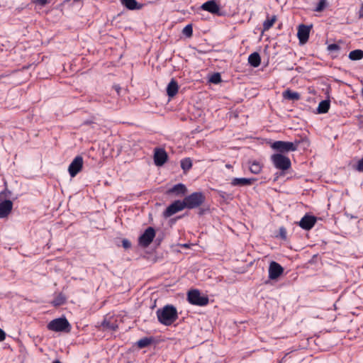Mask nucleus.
<instances>
[{"label": "nucleus", "mask_w": 363, "mask_h": 363, "mask_svg": "<svg viewBox=\"0 0 363 363\" xmlns=\"http://www.w3.org/2000/svg\"><path fill=\"white\" fill-rule=\"evenodd\" d=\"M158 321L166 326L171 325L178 318L177 308L173 305H166L156 311Z\"/></svg>", "instance_id": "obj_1"}, {"label": "nucleus", "mask_w": 363, "mask_h": 363, "mask_svg": "<svg viewBox=\"0 0 363 363\" xmlns=\"http://www.w3.org/2000/svg\"><path fill=\"white\" fill-rule=\"evenodd\" d=\"M11 192L5 188L0 192V218H6L11 212L13 202L10 200Z\"/></svg>", "instance_id": "obj_2"}, {"label": "nucleus", "mask_w": 363, "mask_h": 363, "mask_svg": "<svg viewBox=\"0 0 363 363\" xmlns=\"http://www.w3.org/2000/svg\"><path fill=\"white\" fill-rule=\"evenodd\" d=\"M299 144V140H295L294 142L278 140L274 142L272 144L271 147L279 152V154L284 155V153L296 151L298 149Z\"/></svg>", "instance_id": "obj_3"}, {"label": "nucleus", "mask_w": 363, "mask_h": 363, "mask_svg": "<svg viewBox=\"0 0 363 363\" xmlns=\"http://www.w3.org/2000/svg\"><path fill=\"white\" fill-rule=\"evenodd\" d=\"M186 208L194 209L200 207L206 201L205 195L201 192H194L184 199Z\"/></svg>", "instance_id": "obj_4"}, {"label": "nucleus", "mask_w": 363, "mask_h": 363, "mask_svg": "<svg viewBox=\"0 0 363 363\" xmlns=\"http://www.w3.org/2000/svg\"><path fill=\"white\" fill-rule=\"evenodd\" d=\"M48 328L55 332H69L71 325L65 318H59L51 320L48 324Z\"/></svg>", "instance_id": "obj_5"}, {"label": "nucleus", "mask_w": 363, "mask_h": 363, "mask_svg": "<svg viewBox=\"0 0 363 363\" xmlns=\"http://www.w3.org/2000/svg\"><path fill=\"white\" fill-rule=\"evenodd\" d=\"M187 300L191 304L199 306H206L209 302L208 297L202 296L198 289L190 290L187 294Z\"/></svg>", "instance_id": "obj_6"}, {"label": "nucleus", "mask_w": 363, "mask_h": 363, "mask_svg": "<svg viewBox=\"0 0 363 363\" xmlns=\"http://www.w3.org/2000/svg\"><path fill=\"white\" fill-rule=\"evenodd\" d=\"M274 166L282 171L288 170L291 165L290 159L282 154H274L271 156Z\"/></svg>", "instance_id": "obj_7"}, {"label": "nucleus", "mask_w": 363, "mask_h": 363, "mask_svg": "<svg viewBox=\"0 0 363 363\" xmlns=\"http://www.w3.org/2000/svg\"><path fill=\"white\" fill-rule=\"evenodd\" d=\"M155 237V230L152 227H148L139 237L138 243L143 247H147Z\"/></svg>", "instance_id": "obj_8"}, {"label": "nucleus", "mask_w": 363, "mask_h": 363, "mask_svg": "<svg viewBox=\"0 0 363 363\" xmlns=\"http://www.w3.org/2000/svg\"><path fill=\"white\" fill-rule=\"evenodd\" d=\"M184 208H186V206L184 199L182 201L176 200L166 208L163 215L166 218L170 217Z\"/></svg>", "instance_id": "obj_9"}, {"label": "nucleus", "mask_w": 363, "mask_h": 363, "mask_svg": "<svg viewBox=\"0 0 363 363\" xmlns=\"http://www.w3.org/2000/svg\"><path fill=\"white\" fill-rule=\"evenodd\" d=\"M83 167V157L82 156H77L71 162L68 167V172L72 177H74L81 170Z\"/></svg>", "instance_id": "obj_10"}, {"label": "nucleus", "mask_w": 363, "mask_h": 363, "mask_svg": "<svg viewBox=\"0 0 363 363\" xmlns=\"http://www.w3.org/2000/svg\"><path fill=\"white\" fill-rule=\"evenodd\" d=\"M284 272V268L277 262L272 261L269 266V278L272 280L277 279Z\"/></svg>", "instance_id": "obj_11"}, {"label": "nucleus", "mask_w": 363, "mask_h": 363, "mask_svg": "<svg viewBox=\"0 0 363 363\" xmlns=\"http://www.w3.org/2000/svg\"><path fill=\"white\" fill-rule=\"evenodd\" d=\"M312 26L301 24L298 28L297 36L301 44H305L309 38L310 30Z\"/></svg>", "instance_id": "obj_12"}, {"label": "nucleus", "mask_w": 363, "mask_h": 363, "mask_svg": "<svg viewBox=\"0 0 363 363\" xmlns=\"http://www.w3.org/2000/svg\"><path fill=\"white\" fill-rule=\"evenodd\" d=\"M167 154L162 148H155L154 153V162L157 166H162L167 160Z\"/></svg>", "instance_id": "obj_13"}, {"label": "nucleus", "mask_w": 363, "mask_h": 363, "mask_svg": "<svg viewBox=\"0 0 363 363\" xmlns=\"http://www.w3.org/2000/svg\"><path fill=\"white\" fill-rule=\"evenodd\" d=\"M316 218L313 216L305 215L299 221V226L306 230H311L316 223Z\"/></svg>", "instance_id": "obj_14"}, {"label": "nucleus", "mask_w": 363, "mask_h": 363, "mask_svg": "<svg viewBox=\"0 0 363 363\" xmlns=\"http://www.w3.org/2000/svg\"><path fill=\"white\" fill-rule=\"evenodd\" d=\"M201 9L213 14H216L218 16L221 15L220 13V6L214 0H210L203 4Z\"/></svg>", "instance_id": "obj_15"}, {"label": "nucleus", "mask_w": 363, "mask_h": 363, "mask_svg": "<svg viewBox=\"0 0 363 363\" xmlns=\"http://www.w3.org/2000/svg\"><path fill=\"white\" fill-rule=\"evenodd\" d=\"M187 192L186 186L183 184H177L167 191L169 195H174L175 196H183Z\"/></svg>", "instance_id": "obj_16"}, {"label": "nucleus", "mask_w": 363, "mask_h": 363, "mask_svg": "<svg viewBox=\"0 0 363 363\" xmlns=\"http://www.w3.org/2000/svg\"><path fill=\"white\" fill-rule=\"evenodd\" d=\"M256 180L255 178H233L230 184L233 186H251Z\"/></svg>", "instance_id": "obj_17"}, {"label": "nucleus", "mask_w": 363, "mask_h": 363, "mask_svg": "<svg viewBox=\"0 0 363 363\" xmlns=\"http://www.w3.org/2000/svg\"><path fill=\"white\" fill-rule=\"evenodd\" d=\"M179 86L177 81L174 79H172L170 82L168 84L167 87V93L169 97H174L178 92Z\"/></svg>", "instance_id": "obj_18"}, {"label": "nucleus", "mask_w": 363, "mask_h": 363, "mask_svg": "<svg viewBox=\"0 0 363 363\" xmlns=\"http://www.w3.org/2000/svg\"><path fill=\"white\" fill-rule=\"evenodd\" d=\"M248 62L253 67H257L261 63V57L258 52H255L248 57Z\"/></svg>", "instance_id": "obj_19"}, {"label": "nucleus", "mask_w": 363, "mask_h": 363, "mask_svg": "<svg viewBox=\"0 0 363 363\" xmlns=\"http://www.w3.org/2000/svg\"><path fill=\"white\" fill-rule=\"evenodd\" d=\"M282 95L284 99L291 101H298L301 98L300 94L298 92L292 91L290 89L285 90Z\"/></svg>", "instance_id": "obj_20"}, {"label": "nucleus", "mask_w": 363, "mask_h": 363, "mask_svg": "<svg viewBox=\"0 0 363 363\" xmlns=\"http://www.w3.org/2000/svg\"><path fill=\"white\" fill-rule=\"evenodd\" d=\"M330 106V100L321 101L318 106L317 111L318 113H326L328 112Z\"/></svg>", "instance_id": "obj_21"}, {"label": "nucleus", "mask_w": 363, "mask_h": 363, "mask_svg": "<svg viewBox=\"0 0 363 363\" xmlns=\"http://www.w3.org/2000/svg\"><path fill=\"white\" fill-rule=\"evenodd\" d=\"M123 6L130 10L139 9L141 6H138V2L135 0H121Z\"/></svg>", "instance_id": "obj_22"}, {"label": "nucleus", "mask_w": 363, "mask_h": 363, "mask_svg": "<svg viewBox=\"0 0 363 363\" xmlns=\"http://www.w3.org/2000/svg\"><path fill=\"white\" fill-rule=\"evenodd\" d=\"M349 58L351 60H360L363 58V50H354L349 53Z\"/></svg>", "instance_id": "obj_23"}, {"label": "nucleus", "mask_w": 363, "mask_h": 363, "mask_svg": "<svg viewBox=\"0 0 363 363\" xmlns=\"http://www.w3.org/2000/svg\"><path fill=\"white\" fill-rule=\"evenodd\" d=\"M181 167L184 173L189 171L192 167V161L189 157L181 160Z\"/></svg>", "instance_id": "obj_24"}, {"label": "nucleus", "mask_w": 363, "mask_h": 363, "mask_svg": "<svg viewBox=\"0 0 363 363\" xmlns=\"http://www.w3.org/2000/svg\"><path fill=\"white\" fill-rule=\"evenodd\" d=\"M101 325L104 329L115 331L118 328L116 323L111 322L110 320L104 319L101 323Z\"/></svg>", "instance_id": "obj_25"}, {"label": "nucleus", "mask_w": 363, "mask_h": 363, "mask_svg": "<svg viewBox=\"0 0 363 363\" xmlns=\"http://www.w3.org/2000/svg\"><path fill=\"white\" fill-rule=\"evenodd\" d=\"M152 342V337H143L137 342V345L142 349L149 346Z\"/></svg>", "instance_id": "obj_26"}, {"label": "nucleus", "mask_w": 363, "mask_h": 363, "mask_svg": "<svg viewBox=\"0 0 363 363\" xmlns=\"http://www.w3.org/2000/svg\"><path fill=\"white\" fill-rule=\"evenodd\" d=\"M276 21H277L276 16H272V17L271 18H267V19L265 20L263 23V30H269L273 26V25L276 22Z\"/></svg>", "instance_id": "obj_27"}, {"label": "nucleus", "mask_w": 363, "mask_h": 363, "mask_svg": "<svg viewBox=\"0 0 363 363\" xmlns=\"http://www.w3.org/2000/svg\"><path fill=\"white\" fill-rule=\"evenodd\" d=\"M262 170V166L261 164L257 162H253L250 165V171L255 174H259Z\"/></svg>", "instance_id": "obj_28"}, {"label": "nucleus", "mask_w": 363, "mask_h": 363, "mask_svg": "<svg viewBox=\"0 0 363 363\" xmlns=\"http://www.w3.org/2000/svg\"><path fill=\"white\" fill-rule=\"evenodd\" d=\"M182 33L187 38H191L193 35V28L191 24L186 25L183 30Z\"/></svg>", "instance_id": "obj_29"}, {"label": "nucleus", "mask_w": 363, "mask_h": 363, "mask_svg": "<svg viewBox=\"0 0 363 363\" xmlns=\"http://www.w3.org/2000/svg\"><path fill=\"white\" fill-rule=\"evenodd\" d=\"M326 6H327V0H319L314 11L316 12H321L325 9Z\"/></svg>", "instance_id": "obj_30"}, {"label": "nucleus", "mask_w": 363, "mask_h": 363, "mask_svg": "<svg viewBox=\"0 0 363 363\" xmlns=\"http://www.w3.org/2000/svg\"><path fill=\"white\" fill-rule=\"evenodd\" d=\"M213 84H218L221 82V77L219 73H214L211 75L210 80Z\"/></svg>", "instance_id": "obj_31"}, {"label": "nucleus", "mask_w": 363, "mask_h": 363, "mask_svg": "<svg viewBox=\"0 0 363 363\" xmlns=\"http://www.w3.org/2000/svg\"><path fill=\"white\" fill-rule=\"evenodd\" d=\"M328 50L329 51H339L340 50V46L336 43L330 44L328 46Z\"/></svg>", "instance_id": "obj_32"}, {"label": "nucleus", "mask_w": 363, "mask_h": 363, "mask_svg": "<svg viewBox=\"0 0 363 363\" xmlns=\"http://www.w3.org/2000/svg\"><path fill=\"white\" fill-rule=\"evenodd\" d=\"M279 236L283 240H286V230L284 227H280L279 228Z\"/></svg>", "instance_id": "obj_33"}, {"label": "nucleus", "mask_w": 363, "mask_h": 363, "mask_svg": "<svg viewBox=\"0 0 363 363\" xmlns=\"http://www.w3.org/2000/svg\"><path fill=\"white\" fill-rule=\"evenodd\" d=\"M355 169L358 172H363V157L358 161Z\"/></svg>", "instance_id": "obj_34"}, {"label": "nucleus", "mask_w": 363, "mask_h": 363, "mask_svg": "<svg viewBox=\"0 0 363 363\" xmlns=\"http://www.w3.org/2000/svg\"><path fill=\"white\" fill-rule=\"evenodd\" d=\"M122 245L125 249H129L131 247V242L128 239H123Z\"/></svg>", "instance_id": "obj_35"}, {"label": "nucleus", "mask_w": 363, "mask_h": 363, "mask_svg": "<svg viewBox=\"0 0 363 363\" xmlns=\"http://www.w3.org/2000/svg\"><path fill=\"white\" fill-rule=\"evenodd\" d=\"M64 302H65V300L62 298L58 297L57 298H56L53 301V304L55 306H60V305L63 304Z\"/></svg>", "instance_id": "obj_36"}, {"label": "nucleus", "mask_w": 363, "mask_h": 363, "mask_svg": "<svg viewBox=\"0 0 363 363\" xmlns=\"http://www.w3.org/2000/svg\"><path fill=\"white\" fill-rule=\"evenodd\" d=\"M48 0H33V2L39 4L40 6H45L48 4Z\"/></svg>", "instance_id": "obj_37"}, {"label": "nucleus", "mask_w": 363, "mask_h": 363, "mask_svg": "<svg viewBox=\"0 0 363 363\" xmlns=\"http://www.w3.org/2000/svg\"><path fill=\"white\" fill-rule=\"evenodd\" d=\"M6 338V333L5 332L0 328V342L4 340Z\"/></svg>", "instance_id": "obj_38"}, {"label": "nucleus", "mask_w": 363, "mask_h": 363, "mask_svg": "<svg viewBox=\"0 0 363 363\" xmlns=\"http://www.w3.org/2000/svg\"><path fill=\"white\" fill-rule=\"evenodd\" d=\"M359 18H363V4H362L361 7L358 11Z\"/></svg>", "instance_id": "obj_39"}, {"label": "nucleus", "mask_w": 363, "mask_h": 363, "mask_svg": "<svg viewBox=\"0 0 363 363\" xmlns=\"http://www.w3.org/2000/svg\"><path fill=\"white\" fill-rule=\"evenodd\" d=\"M204 213H205V210H204V209H200V210H199V214L200 216H202V215H203V214H204Z\"/></svg>", "instance_id": "obj_40"}, {"label": "nucleus", "mask_w": 363, "mask_h": 363, "mask_svg": "<svg viewBox=\"0 0 363 363\" xmlns=\"http://www.w3.org/2000/svg\"><path fill=\"white\" fill-rule=\"evenodd\" d=\"M116 90L118 94H119L120 87L118 86H116Z\"/></svg>", "instance_id": "obj_41"}, {"label": "nucleus", "mask_w": 363, "mask_h": 363, "mask_svg": "<svg viewBox=\"0 0 363 363\" xmlns=\"http://www.w3.org/2000/svg\"><path fill=\"white\" fill-rule=\"evenodd\" d=\"M225 167H226V168L230 169L232 167V165L230 164H225Z\"/></svg>", "instance_id": "obj_42"}, {"label": "nucleus", "mask_w": 363, "mask_h": 363, "mask_svg": "<svg viewBox=\"0 0 363 363\" xmlns=\"http://www.w3.org/2000/svg\"><path fill=\"white\" fill-rule=\"evenodd\" d=\"M91 122L89 121H86L84 122V124H86V125H88V124H90Z\"/></svg>", "instance_id": "obj_43"}, {"label": "nucleus", "mask_w": 363, "mask_h": 363, "mask_svg": "<svg viewBox=\"0 0 363 363\" xmlns=\"http://www.w3.org/2000/svg\"><path fill=\"white\" fill-rule=\"evenodd\" d=\"M52 363H62V362L57 359V360H55L54 362H52Z\"/></svg>", "instance_id": "obj_44"}]
</instances>
